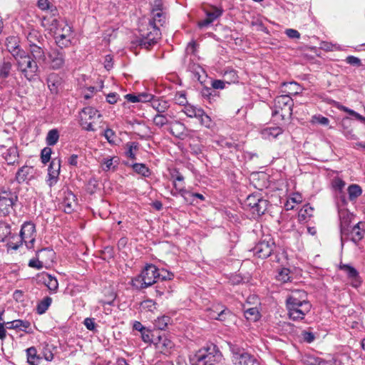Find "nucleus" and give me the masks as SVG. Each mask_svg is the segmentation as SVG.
<instances>
[{"label":"nucleus","mask_w":365,"mask_h":365,"mask_svg":"<svg viewBox=\"0 0 365 365\" xmlns=\"http://www.w3.org/2000/svg\"><path fill=\"white\" fill-rule=\"evenodd\" d=\"M51 153L52 150L49 147H46L42 149L41 152V160L43 164H46L50 161Z\"/></svg>","instance_id":"8fccbe9b"},{"label":"nucleus","mask_w":365,"mask_h":365,"mask_svg":"<svg viewBox=\"0 0 365 365\" xmlns=\"http://www.w3.org/2000/svg\"><path fill=\"white\" fill-rule=\"evenodd\" d=\"M364 224L361 222H359L352 227H349V235L348 237L345 238L344 240L350 238L351 241L356 244L364 237Z\"/></svg>","instance_id":"6ab92c4d"},{"label":"nucleus","mask_w":365,"mask_h":365,"mask_svg":"<svg viewBox=\"0 0 365 365\" xmlns=\"http://www.w3.org/2000/svg\"><path fill=\"white\" fill-rule=\"evenodd\" d=\"M16 200V196L15 197L0 196V213L4 216L8 215L13 209V205Z\"/></svg>","instance_id":"4be33fe9"},{"label":"nucleus","mask_w":365,"mask_h":365,"mask_svg":"<svg viewBox=\"0 0 365 365\" xmlns=\"http://www.w3.org/2000/svg\"><path fill=\"white\" fill-rule=\"evenodd\" d=\"M27 362L30 365H38L41 357L37 354V350L34 346H31L26 350Z\"/></svg>","instance_id":"c756f323"},{"label":"nucleus","mask_w":365,"mask_h":365,"mask_svg":"<svg viewBox=\"0 0 365 365\" xmlns=\"http://www.w3.org/2000/svg\"><path fill=\"white\" fill-rule=\"evenodd\" d=\"M202 109L191 105H186L184 107L183 112L189 118H197V117L200 115V113H202Z\"/></svg>","instance_id":"4c0bfd02"},{"label":"nucleus","mask_w":365,"mask_h":365,"mask_svg":"<svg viewBox=\"0 0 365 365\" xmlns=\"http://www.w3.org/2000/svg\"><path fill=\"white\" fill-rule=\"evenodd\" d=\"M160 270L153 264H147L140 274L131 280V286L137 290H142L152 286L158 281Z\"/></svg>","instance_id":"20e7f679"},{"label":"nucleus","mask_w":365,"mask_h":365,"mask_svg":"<svg viewBox=\"0 0 365 365\" xmlns=\"http://www.w3.org/2000/svg\"><path fill=\"white\" fill-rule=\"evenodd\" d=\"M39 280L43 283L52 292H56L58 288L57 279L50 274L42 272L38 274Z\"/></svg>","instance_id":"aec40b11"},{"label":"nucleus","mask_w":365,"mask_h":365,"mask_svg":"<svg viewBox=\"0 0 365 365\" xmlns=\"http://www.w3.org/2000/svg\"><path fill=\"white\" fill-rule=\"evenodd\" d=\"M12 235L11 225L6 222L0 223V241L4 242Z\"/></svg>","instance_id":"c9c22d12"},{"label":"nucleus","mask_w":365,"mask_h":365,"mask_svg":"<svg viewBox=\"0 0 365 365\" xmlns=\"http://www.w3.org/2000/svg\"><path fill=\"white\" fill-rule=\"evenodd\" d=\"M141 307L144 310L153 312L156 309V303L152 299H146L141 303Z\"/></svg>","instance_id":"5fc2aeb1"},{"label":"nucleus","mask_w":365,"mask_h":365,"mask_svg":"<svg viewBox=\"0 0 365 365\" xmlns=\"http://www.w3.org/2000/svg\"><path fill=\"white\" fill-rule=\"evenodd\" d=\"M222 9L217 8L213 11L207 12L206 19L198 23L199 27L202 28L212 24L222 14Z\"/></svg>","instance_id":"a878e982"},{"label":"nucleus","mask_w":365,"mask_h":365,"mask_svg":"<svg viewBox=\"0 0 365 365\" xmlns=\"http://www.w3.org/2000/svg\"><path fill=\"white\" fill-rule=\"evenodd\" d=\"M319 358L313 354H306L303 358V362L307 365H318Z\"/></svg>","instance_id":"3c124183"},{"label":"nucleus","mask_w":365,"mask_h":365,"mask_svg":"<svg viewBox=\"0 0 365 365\" xmlns=\"http://www.w3.org/2000/svg\"><path fill=\"white\" fill-rule=\"evenodd\" d=\"M286 305L289 317L293 321L304 319L312 308L311 304L307 299L306 292L302 290L293 291L287 297Z\"/></svg>","instance_id":"f257e3e1"},{"label":"nucleus","mask_w":365,"mask_h":365,"mask_svg":"<svg viewBox=\"0 0 365 365\" xmlns=\"http://www.w3.org/2000/svg\"><path fill=\"white\" fill-rule=\"evenodd\" d=\"M252 25L253 26L256 27L257 31H263L264 33H268V29H267V27L264 26V24L262 23V21L259 19H257L255 21H252Z\"/></svg>","instance_id":"e2e57ef3"},{"label":"nucleus","mask_w":365,"mask_h":365,"mask_svg":"<svg viewBox=\"0 0 365 365\" xmlns=\"http://www.w3.org/2000/svg\"><path fill=\"white\" fill-rule=\"evenodd\" d=\"M275 247L273 239L265 236L252 250L253 255L258 258L265 259L270 256Z\"/></svg>","instance_id":"1a4fd4ad"},{"label":"nucleus","mask_w":365,"mask_h":365,"mask_svg":"<svg viewBox=\"0 0 365 365\" xmlns=\"http://www.w3.org/2000/svg\"><path fill=\"white\" fill-rule=\"evenodd\" d=\"M232 312L227 308H224L220 310L219 313L217 314V316L211 315V319L224 322L227 318L232 317Z\"/></svg>","instance_id":"37998d69"},{"label":"nucleus","mask_w":365,"mask_h":365,"mask_svg":"<svg viewBox=\"0 0 365 365\" xmlns=\"http://www.w3.org/2000/svg\"><path fill=\"white\" fill-rule=\"evenodd\" d=\"M268 204V201L258 194L250 195L245 202V205L250 209L253 215L257 216H260L265 212Z\"/></svg>","instance_id":"6e6552de"},{"label":"nucleus","mask_w":365,"mask_h":365,"mask_svg":"<svg viewBox=\"0 0 365 365\" xmlns=\"http://www.w3.org/2000/svg\"><path fill=\"white\" fill-rule=\"evenodd\" d=\"M19 38L17 36H9L5 38V46H19Z\"/></svg>","instance_id":"bf43d9fd"},{"label":"nucleus","mask_w":365,"mask_h":365,"mask_svg":"<svg viewBox=\"0 0 365 365\" xmlns=\"http://www.w3.org/2000/svg\"><path fill=\"white\" fill-rule=\"evenodd\" d=\"M132 168L135 173L144 177H148L150 175V169L143 163H134Z\"/></svg>","instance_id":"ea45409f"},{"label":"nucleus","mask_w":365,"mask_h":365,"mask_svg":"<svg viewBox=\"0 0 365 365\" xmlns=\"http://www.w3.org/2000/svg\"><path fill=\"white\" fill-rule=\"evenodd\" d=\"M170 322V318L168 316L158 317L155 322V327L160 330L166 329L168 324Z\"/></svg>","instance_id":"a18cd8bd"},{"label":"nucleus","mask_w":365,"mask_h":365,"mask_svg":"<svg viewBox=\"0 0 365 365\" xmlns=\"http://www.w3.org/2000/svg\"><path fill=\"white\" fill-rule=\"evenodd\" d=\"M157 346L162 353L167 354L170 353L174 344L170 339L165 337H160Z\"/></svg>","instance_id":"2f4dec72"},{"label":"nucleus","mask_w":365,"mask_h":365,"mask_svg":"<svg viewBox=\"0 0 365 365\" xmlns=\"http://www.w3.org/2000/svg\"><path fill=\"white\" fill-rule=\"evenodd\" d=\"M54 255L55 253L52 250L48 248L42 249L37 252L36 258H33L29 260V266L32 268H36V269H41L44 267L43 257L45 256L52 261Z\"/></svg>","instance_id":"4468645a"},{"label":"nucleus","mask_w":365,"mask_h":365,"mask_svg":"<svg viewBox=\"0 0 365 365\" xmlns=\"http://www.w3.org/2000/svg\"><path fill=\"white\" fill-rule=\"evenodd\" d=\"M301 335L303 341L309 344L314 341L315 339L314 334L310 331H302Z\"/></svg>","instance_id":"052dcab7"},{"label":"nucleus","mask_w":365,"mask_h":365,"mask_svg":"<svg viewBox=\"0 0 365 365\" xmlns=\"http://www.w3.org/2000/svg\"><path fill=\"white\" fill-rule=\"evenodd\" d=\"M348 199L347 200L355 201L361 194V187L356 184H351L347 188Z\"/></svg>","instance_id":"7c9ffc66"},{"label":"nucleus","mask_w":365,"mask_h":365,"mask_svg":"<svg viewBox=\"0 0 365 365\" xmlns=\"http://www.w3.org/2000/svg\"><path fill=\"white\" fill-rule=\"evenodd\" d=\"M51 4L48 0H38L37 1V6L42 11L48 10L51 7Z\"/></svg>","instance_id":"0e129e2a"},{"label":"nucleus","mask_w":365,"mask_h":365,"mask_svg":"<svg viewBox=\"0 0 365 365\" xmlns=\"http://www.w3.org/2000/svg\"><path fill=\"white\" fill-rule=\"evenodd\" d=\"M245 317L247 319L257 321L259 317V313L257 307L248 308L244 311Z\"/></svg>","instance_id":"a19ab883"},{"label":"nucleus","mask_w":365,"mask_h":365,"mask_svg":"<svg viewBox=\"0 0 365 365\" xmlns=\"http://www.w3.org/2000/svg\"><path fill=\"white\" fill-rule=\"evenodd\" d=\"M11 64L9 62H4L0 65V79H4L9 75Z\"/></svg>","instance_id":"09e8293b"},{"label":"nucleus","mask_w":365,"mask_h":365,"mask_svg":"<svg viewBox=\"0 0 365 365\" xmlns=\"http://www.w3.org/2000/svg\"><path fill=\"white\" fill-rule=\"evenodd\" d=\"M223 360L222 352L213 344L202 347L190 359L192 365H222Z\"/></svg>","instance_id":"f03ea898"},{"label":"nucleus","mask_w":365,"mask_h":365,"mask_svg":"<svg viewBox=\"0 0 365 365\" xmlns=\"http://www.w3.org/2000/svg\"><path fill=\"white\" fill-rule=\"evenodd\" d=\"M232 352V361L235 365H252L256 361L255 358L237 345L230 346Z\"/></svg>","instance_id":"9d476101"},{"label":"nucleus","mask_w":365,"mask_h":365,"mask_svg":"<svg viewBox=\"0 0 365 365\" xmlns=\"http://www.w3.org/2000/svg\"><path fill=\"white\" fill-rule=\"evenodd\" d=\"M185 130V125L183 123L176 121L174 123V128L170 129V133L175 137L180 138L182 135L183 130Z\"/></svg>","instance_id":"de8ad7c7"},{"label":"nucleus","mask_w":365,"mask_h":365,"mask_svg":"<svg viewBox=\"0 0 365 365\" xmlns=\"http://www.w3.org/2000/svg\"><path fill=\"white\" fill-rule=\"evenodd\" d=\"M153 123L156 126L162 128L168 123V118L166 115L158 113L153 118Z\"/></svg>","instance_id":"c03bdc74"},{"label":"nucleus","mask_w":365,"mask_h":365,"mask_svg":"<svg viewBox=\"0 0 365 365\" xmlns=\"http://www.w3.org/2000/svg\"><path fill=\"white\" fill-rule=\"evenodd\" d=\"M311 122L312 123H317L322 125H328L329 120L328 118L321 115H314L312 116Z\"/></svg>","instance_id":"864d4df0"},{"label":"nucleus","mask_w":365,"mask_h":365,"mask_svg":"<svg viewBox=\"0 0 365 365\" xmlns=\"http://www.w3.org/2000/svg\"><path fill=\"white\" fill-rule=\"evenodd\" d=\"M52 302V298L50 297H44L41 301H40L36 307V311L38 314H44L48 307L51 306Z\"/></svg>","instance_id":"f704fd0d"},{"label":"nucleus","mask_w":365,"mask_h":365,"mask_svg":"<svg viewBox=\"0 0 365 365\" xmlns=\"http://www.w3.org/2000/svg\"><path fill=\"white\" fill-rule=\"evenodd\" d=\"M197 119L200 120V124L205 128H210L212 126V121L210 117L203 110H202V113H200Z\"/></svg>","instance_id":"49530a36"},{"label":"nucleus","mask_w":365,"mask_h":365,"mask_svg":"<svg viewBox=\"0 0 365 365\" xmlns=\"http://www.w3.org/2000/svg\"><path fill=\"white\" fill-rule=\"evenodd\" d=\"M331 185L336 192V204L339 206L341 203L342 206H346L347 205V198L343 191L346 182L339 178H335L331 181Z\"/></svg>","instance_id":"2eb2a0df"},{"label":"nucleus","mask_w":365,"mask_h":365,"mask_svg":"<svg viewBox=\"0 0 365 365\" xmlns=\"http://www.w3.org/2000/svg\"><path fill=\"white\" fill-rule=\"evenodd\" d=\"M161 32L155 25V21H149L147 31H139V36L131 41L134 46H152L160 38Z\"/></svg>","instance_id":"423d86ee"},{"label":"nucleus","mask_w":365,"mask_h":365,"mask_svg":"<svg viewBox=\"0 0 365 365\" xmlns=\"http://www.w3.org/2000/svg\"><path fill=\"white\" fill-rule=\"evenodd\" d=\"M103 135L110 144H115V133L112 129L107 128Z\"/></svg>","instance_id":"4d7b16f0"},{"label":"nucleus","mask_w":365,"mask_h":365,"mask_svg":"<svg viewBox=\"0 0 365 365\" xmlns=\"http://www.w3.org/2000/svg\"><path fill=\"white\" fill-rule=\"evenodd\" d=\"M101 167L105 172L115 171L119 165V158L116 156L103 158L101 162Z\"/></svg>","instance_id":"5701e85b"},{"label":"nucleus","mask_w":365,"mask_h":365,"mask_svg":"<svg viewBox=\"0 0 365 365\" xmlns=\"http://www.w3.org/2000/svg\"><path fill=\"white\" fill-rule=\"evenodd\" d=\"M140 102H152L154 96L150 93H140L138 94Z\"/></svg>","instance_id":"69168bd1"},{"label":"nucleus","mask_w":365,"mask_h":365,"mask_svg":"<svg viewBox=\"0 0 365 365\" xmlns=\"http://www.w3.org/2000/svg\"><path fill=\"white\" fill-rule=\"evenodd\" d=\"M82 113L85 115V120H91L96 117L100 118L101 114L93 107H86L82 110Z\"/></svg>","instance_id":"79ce46f5"},{"label":"nucleus","mask_w":365,"mask_h":365,"mask_svg":"<svg viewBox=\"0 0 365 365\" xmlns=\"http://www.w3.org/2000/svg\"><path fill=\"white\" fill-rule=\"evenodd\" d=\"M62 78L56 73H51L47 78V84L52 93H58L62 86Z\"/></svg>","instance_id":"b1692460"},{"label":"nucleus","mask_w":365,"mask_h":365,"mask_svg":"<svg viewBox=\"0 0 365 365\" xmlns=\"http://www.w3.org/2000/svg\"><path fill=\"white\" fill-rule=\"evenodd\" d=\"M14 240L17 239V242H11L9 246L14 250L19 249L24 242L28 248L33 247L36 239V225L31 221L25 222L22 225L19 236H14Z\"/></svg>","instance_id":"39448f33"},{"label":"nucleus","mask_w":365,"mask_h":365,"mask_svg":"<svg viewBox=\"0 0 365 365\" xmlns=\"http://www.w3.org/2000/svg\"><path fill=\"white\" fill-rule=\"evenodd\" d=\"M30 325L31 324L29 321L21 319L6 322V327L9 329H20L25 331Z\"/></svg>","instance_id":"bb28decb"},{"label":"nucleus","mask_w":365,"mask_h":365,"mask_svg":"<svg viewBox=\"0 0 365 365\" xmlns=\"http://www.w3.org/2000/svg\"><path fill=\"white\" fill-rule=\"evenodd\" d=\"M85 327L90 331H93L96 329V323L94 319L86 318L83 322Z\"/></svg>","instance_id":"338daca9"},{"label":"nucleus","mask_w":365,"mask_h":365,"mask_svg":"<svg viewBox=\"0 0 365 365\" xmlns=\"http://www.w3.org/2000/svg\"><path fill=\"white\" fill-rule=\"evenodd\" d=\"M8 51L17 61L19 68L24 76L29 81H31L36 76L38 70L36 61L21 47H10Z\"/></svg>","instance_id":"7ed1b4c3"},{"label":"nucleus","mask_w":365,"mask_h":365,"mask_svg":"<svg viewBox=\"0 0 365 365\" xmlns=\"http://www.w3.org/2000/svg\"><path fill=\"white\" fill-rule=\"evenodd\" d=\"M76 206V196L71 192H66L64 193L63 199L61 202V207L66 213H71L74 210Z\"/></svg>","instance_id":"412c9836"},{"label":"nucleus","mask_w":365,"mask_h":365,"mask_svg":"<svg viewBox=\"0 0 365 365\" xmlns=\"http://www.w3.org/2000/svg\"><path fill=\"white\" fill-rule=\"evenodd\" d=\"M141 339L145 343L152 342L153 334L150 329L145 328L143 331L140 332Z\"/></svg>","instance_id":"6e6d98bb"},{"label":"nucleus","mask_w":365,"mask_h":365,"mask_svg":"<svg viewBox=\"0 0 365 365\" xmlns=\"http://www.w3.org/2000/svg\"><path fill=\"white\" fill-rule=\"evenodd\" d=\"M283 133L280 127H267L261 130V135L265 140H274Z\"/></svg>","instance_id":"393cba45"},{"label":"nucleus","mask_w":365,"mask_h":365,"mask_svg":"<svg viewBox=\"0 0 365 365\" xmlns=\"http://www.w3.org/2000/svg\"><path fill=\"white\" fill-rule=\"evenodd\" d=\"M188 70L192 73L193 79L197 80L200 83H202V78L205 76V72L203 68L197 64L190 65Z\"/></svg>","instance_id":"cd10ccee"},{"label":"nucleus","mask_w":365,"mask_h":365,"mask_svg":"<svg viewBox=\"0 0 365 365\" xmlns=\"http://www.w3.org/2000/svg\"><path fill=\"white\" fill-rule=\"evenodd\" d=\"M318 365H337V361L334 357L329 356L327 359L319 358Z\"/></svg>","instance_id":"13d9d810"},{"label":"nucleus","mask_w":365,"mask_h":365,"mask_svg":"<svg viewBox=\"0 0 365 365\" xmlns=\"http://www.w3.org/2000/svg\"><path fill=\"white\" fill-rule=\"evenodd\" d=\"M163 4L161 0H155L152 4L151 12L163 11Z\"/></svg>","instance_id":"774afa93"},{"label":"nucleus","mask_w":365,"mask_h":365,"mask_svg":"<svg viewBox=\"0 0 365 365\" xmlns=\"http://www.w3.org/2000/svg\"><path fill=\"white\" fill-rule=\"evenodd\" d=\"M0 153L8 165L19 163V151L16 145H11L9 148L1 145Z\"/></svg>","instance_id":"dca6fc26"},{"label":"nucleus","mask_w":365,"mask_h":365,"mask_svg":"<svg viewBox=\"0 0 365 365\" xmlns=\"http://www.w3.org/2000/svg\"><path fill=\"white\" fill-rule=\"evenodd\" d=\"M284 34L291 39L299 38L300 33L294 29H287Z\"/></svg>","instance_id":"680f3d73"},{"label":"nucleus","mask_w":365,"mask_h":365,"mask_svg":"<svg viewBox=\"0 0 365 365\" xmlns=\"http://www.w3.org/2000/svg\"><path fill=\"white\" fill-rule=\"evenodd\" d=\"M61 170V160L59 158H55L51 160V163L48 168V174L46 182L47 185L52 187L58 181L59 175Z\"/></svg>","instance_id":"f8f14e48"},{"label":"nucleus","mask_w":365,"mask_h":365,"mask_svg":"<svg viewBox=\"0 0 365 365\" xmlns=\"http://www.w3.org/2000/svg\"><path fill=\"white\" fill-rule=\"evenodd\" d=\"M48 61L53 69H58L63 64V55L56 48L50 47V51L48 53Z\"/></svg>","instance_id":"a211bd4d"},{"label":"nucleus","mask_w":365,"mask_h":365,"mask_svg":"<svg viewBox=\"0 0 365 365\" xmlns=\"http://www.w3.org/2000/svg\"><path fill=\"white\" fill-rule=\"evenodd\" d=\"M294 102L289 95H282L274 99L272 116L279 115L282 120L290 118L292 115Z\"/></svg>","instance_id":"0eeeda50"},{"label":"nucleus","mask_w":365,"mask_h":365,"mask_svg":"<svg viewBox=\"0 0 365 365\" xmlns=\"http://www.w3.org/2000/svg\"><path fill=\"white\" fill-rule=\"evenodd\" d=\"M35 174L34 167L24 165L18 170L15 179L18 183L21 184L34 179Z\"/></svg>","instance_id":"f3484780"},{"label":"nucleus","mask_w":365,"mask_h":365,"mask_svg":"<svg viewBox=\"0 0 365 365\" xmlns=\"http://www.w3.org/2000/svg\"><path fill=\"white\" fill-rule=\"evenodd\" d=\"M338 207V214L340 222V232H341V240L343 242L344 240L348 237L349 235V227L353 218V215L345 208L346 206H342L341 204L339 206L336 205Z\"/></svg>","instance_id":"9b49d317"},{"label":"nucleus","mask_w":365,"mask_h":365,"mask_svg":"<svg viewBox=\"0 0 365 365\" xmlns=\"http://www.w3.org/2000/svg\"><path fill=\"white\" fill-rule=\"evenodd\" d=\"M59 139V132L57 129H51L50 130L46 135V142L47 145L53 146L55 145Z\"/></svg>","instance_id":"72a5a7b5"},{"label":"nucleus","mask_w":365,"mask_h":365,"mask_svg":"<svg viewBox=\"0 0 365 365\" xmlns=\"http://www.w3.org/2000/svg\"><path fill=\"white\" fill-rule=\"evenodd\" d=\"M171 178L173 179V187L175 190V191L171 192L172 195L177 196L178 194H180L186 201H188L187 194L190 193V191L185 188L183 185V175L178 170H175L173 173H171Z\"/></svg>","instance_id":"ddd939ff"},{"label":"nucleus","mask_w":365,"mask_h":365,"mask_svg":"<svg viewBox=\"0 0 365 365\" xmlns=\"http://www.w3.org/2000/svg\"><path fill=\"white\" fill-rule=\"evenodd\" d=\"M151 106L158 113H163L169 108V103L165 100L153 98L151 102Z\"/></svg>","instance_id":"c85d7f7f"},{"label":"nucleus","mask_w":365,"mask_h":365,"mask_svg":"<svg viewBox=\"0 0 365 365\" xmlns=\"http://www.w3.org/2000/svg\"><path fill=\"white\" fill-rule=\"evenodd\" d=\"M138 150V143L136 142H130L126 144L125 155L131 160L136 159L135 151Z\"/></svg>","instance_id":"58836bf2"},{"label":"nucleus","mask_w":365,"mask_h":365,"mask_svg":"<svg viewBox=\"0 0 365 365\" xmlns=\"http://www.w3.org/2000/svg\"><path fill=\"white\" fill-rule=\"evenodd\" d=\"M223 76L227 83H235L238 82V75L237 71L232 68H227L223 73Z\"/></svg>","instance_id":"e433bc0d"},{"label":"nucleus","mask_w":365,"mask_h":365,"mask_svg":"<svg viewBox=\"0 0 365 365\" xmlns=\"http://www.w3.org/2000/svg\"><path fill=\"white\" fill-rule=\"evenodd\" d=\"M289 273L290 271L289 269L283 268L279 272L277 278L279 281L285 283L290 279Z\"/></svg>","instance_id":"603ef678"},{"label":"nucleus","mask_w":365,"mask_h":365,"mask_svg":"<svg viewBox=\"0 0 365 365\" xmlns=\"http://www.w3.org/2000/svg\"><path fill=\"white\" fill-rule=\"evenodd\" d=\"M339 269L345 272L348 278L351 279H357L359 278L358 271L352 266L346 264H341Z\"/></svg>","instance_id":"473e14b6"}]
</instances>
